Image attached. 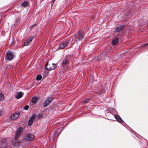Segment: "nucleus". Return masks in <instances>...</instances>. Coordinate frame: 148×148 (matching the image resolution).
<instances>
[{
  "label": "nucleus",
  "instance_id": "obj_24",
  "mask_svg": "<svg viewBox=\"0 0 148 148\" xmlns=\"http://www.w3.org/2000/svg\"><path fill=\"white\" fill-rule=\"evenodd\" d=\"M30 44V42H29L28 40H27L24 43V45L26 46H27Z\"/></svg>",
  "mask_w": 148,
  "mask_h": 148
},
{
  "label": "nucleus",
  "instance_id": "obj_10",
  "mask_svg": "<svg viewBox=\"0 0 148 148\" xmlns=\"http://www.w3.org/2000/svg\"><path fill=\"white\" fill-rule=\"evenodd\" d=\"M124 27V26L122 25H121L117 27L116 28V30L114 31V32H120L123 29Z\"/></svg>",
  "mask_w": 148,
  "mask_h": 148
},
{
  "label": "nucleus",
  "instance_id": "obj_3",
  "mask_svg": "<svg viewBox=\"0 0 148 148\" xmlns=\"http://www.w3.org/2000/svg\"><path fill=\"white\" fill-rule=\"evenodd\" d=\"M23 138L27 141H32L34 140V136L32 134L28 133L24 136Z\"/></svg>",
  "mask_w": 148,
  "mask_h": 148
},
{
  "label": "nucleus",
  "instance_id": "obj_8",
  "mask_svg": "<svg viewBox=\"0 0 148 148\" xmlns=\"http://www.w3.org/2000/svg\"><path fill=\"white\" fill-rule=\"evenodd\" d=\"M19 116V114L18 112H15L12 115L10 116L12 120H14L18 118Z\"/></svg>",
  "mask_w": 148,
  "mask_h": 148
},
{
  "label": "nucleus",
  "instance_id": "obj_6",
  "mask_svg": "<svg viewBox=\"0 0 148 148\" xmlns=\"http://www.w3.org/2000/svg\"><path fill=\"white\" fill-rule=\"evenodd\" d=\"M23 131V128L20 127L18 128L16 132L14 138L15 140H17L18 137L20 136Z\"/></svg>",
  "mask_w": 148,
  "mask_h": 148
},
{
  "label": "nucleus",
  "instance_id": "obj_12",
  "mask_svg": "<svg viewBox=\"0 0 148 148\" xmlns=\"http://www.w3.org/2000/svg\"><path fill=\"white\" fill-rule=\"evenodd\" d=\"M45 70H47L49 71L51 70V65L49 64L47 62L45 65Z\"/></svg>",
  "mask_w": 148,
  "mask_h": 148
},
{
  "label": "nucleus",
  "instance_id": "obj_4",
  "mask_svg": "<svg viewBox=\"0 0 148 148\" xmlns=\"http://www.w3.org/2000/svg\"><path fill=\"white\" fill-rule=\"evenodd\" d=\"M73 40L70 38L69 40L65 41L62 42L60 45V48L61 49H63L68 44L72 41Z\"/></svg>",
  "mask_w": 148,
  "mask_h": 148
},
{
  "label": "nucleus",
  "instance_id": "obj_31",
  "mask_svg": "<svg viewBox=\"0 0 148 148\" xmlns=\"http://www.w3.org/2000/svg\"><path fill=\"white\" fill-rule=\"evenodd\" d=\"M127 16H130V15H127Z\"/></svg>",
  "mask_w": 148,
  "mask_h": 148
},
{
  "label": "nucleus",
  "instance_id": "obj_18",
  "mask_svg": "<svg viewBox=\"0 0 148 148\" xmlns=\"http://www.w3.org/2000/svg\"><path fill=\"white\" fill-rule=\"evenodd\" d=\"M51 70H53L55 69L56 67V64L52 63L51 65Z\"/></svg>",
  "mask_w": 148,
  "mask_h": 148
},
{
  "label": "nucleus",
  "instance_id": "obj_28",
  "mask_svg": "<svg viewBox=\"0 0 148 148\" xmlns=\"http://www.w3.org/2000/svg\"><path fill=\"white\" fill-rule=\"evenodd\" d=\"M28 108H29L28 106H26L24 107V109L25 110H27L28 109Z\"/></svg>",
  "mask_w": 148,
  "mask_h": 148
},
{
  "label": "nucleus",
  "instance_id": "obj_20",
  "mask_svg": "<svg viewBox=\"0 0 148 148\" xmlns=\"http://www.w3.org/2000/svg\"><path fill=\"white\" fill-rule=\"evenodd\" d=\"M35 117V115H33L30 117V119L29 120L30 121L33 122Z\"/></svg>",
  "mask_w": 148,
  "mask_h": 148
},
{
  "label": "nucleus",
  "instance_id": "obj_2",
  "mask_svg": "<svg viewBox=\"0 0 148 148\" xmlns=\"http://www.w3.org/2000/svg\"><path fill=\"white\" fill-rule=\"evenodd\" d=\"M54 99V97L53 96L48 98L44 101L43 106L44 107H47L51 103Z\"/></svg>",
  "mask_w": 148,
  "mask_h": 148
},
{
  "label": "nucleus",
  "instance_id": "obj_9",
  "mask_svg": "<svg viewBox=\"0 0 148 148\" xmlns=\"http://www.w3.org/2000/svg\"><path fill=\"white\" fill-rule=\"evenodd\" d=\"M114 116L115 119L120 123H122L124 122L121 118L117 114H115Z\"/></svg>",
  "mask_w": 148,
  "mask_h": 148
},
{
  "label": "nucleus",
  "instance_id": "obj_11",
  "mask_svg": "<svg viewBox=\"0 0 148 148\" xmlns=\"http://www.w3.org/2000/svg\"><path fill=\"white\" fill-rule=\"evenodd\" d=\"M6 140L5 139H3L1 141V143H3L1 147H0V148H6L5 147V143H6Z\"/></svg>",
  "mask_w": 148,
  "mask_h": 148
},
{
  "label": "nucleus",
  "instance_id": "obj_29",
  "mask_svg": "<svg viewBox=\"0 0 148 148\" xmlns=\"http://www.w3.org/2000/svg\"><path fill=\"white\" fill-rule=\"evenodd\" d=\"M1 111L0 110V115H1Z\"/></svg>",
  "mask_w": 148,
  "mask_h": 148
},
{
  "label": "nucleus",
  "instance_id": "obj_7",
  "mask_svg": "<svg viewBox=\"0 0 148 148\" xmlns=\"http://www.w3.org/2000/svg\"><path fill=\"white\" fill-rule=\"evenodd\" d=\"M106 56V52H103L100 56H98L97 57V61L102 60H104Z\"/></svg>",
  "mask_w": 148,
  "mask_h": 148
},
{
  "label": "nucleus",
  "instance_id": "obj_25",
  "mask_svg": "<svg viewBox=\"0 0 148 148\" xmlns=\"http://www.w3.org/2000/svg\"><path fill=\"white\" fill-rule=\"evenodd\" d=\"M34 38V37H30L29 38H28L27 40L29 42H30V43L31 41H32L33 38Z\"/></svg>",
  "mask_w": 148,
  "mask_h": 148
},
{
  "label": "nucleus",
  "instance_id": "obj_21",
  "mask_svg": "<svg viewBox=\"0 0 148 148\" xmlns=\"http://www.w3.org/2000/svg\"><path fill=\"white\" fill-rule=\"evenodd\" d=\"M90 98H87L86 99L83 100V103H88V101L90 100Z\"/></svg>",
  "mask_w": 148,
  "mask_h": 148
},
{
  "label": "nucleus",
  "instance_id": "obj_16",
  "mask_svg": "<svg viewBox=\"0 0 148 148\" xmlns=\"http://www.w3.org/2000/svg\"><path fill=\"white\" fill-rule=\"evenodd\" d=\"M37 101V98L36 97H33L32 98L31 101L33 103H36Z\"/></svg>",
  "mask_w": 148,
  "mask_h": 148
},
{
  "label": "nucleus",
  "instance_id": "obj_26",
  "mask_svg": "<svg viewBox=\"0 0 148 148\" xmlns=\"http://www.w3.org/2000/svg\"><path fill=\"white\" fill-rule=\"evenodd\" d=\"M36 24L34 23L30 27V29H31L32 28H33V27H35V26H36Z\"/></svg>",
  "mask_w": 148,
  "mask_h": 148
},
{
  "label": "nucleus",
  "instance_id": "obj_30",
  "mask_svg": "<svg viewBox=\"0 0 148 148\" xmlns=\"http://www.w3.org/2000/svg\"><path fill=\"white\" fill-rule=\"evenodd\" d=\"M127 16V14H126V15H125V16Z\"/></svg>",
  "mask_w": 148,
  "mask_h": 148
},
{
  "label": "nucleus",
  "instance_id": "obj_14",
  "mask_svg": "<svg viewBox=\"0 0 148 148\" xmlns=\"http://www.w3.org/2000/svg\"><path fill=\"white\" fill-rule=\"evenodd\" d=\"M69 60L67 59H65L62 62V65L63 66H66L69 63Z\"/></svg>",
  "mask_w": 148,
  "mask_h": 148
},
{
  "label": "nucleus",
  "instance_id": "obj_1",
  "mask_svg": "<svg viewBox=\"0 0 148 148\" xmlns=\"http://www.w3.org/2000/svg\"><path fill=\"white\" fill-rule=\"evenodd\" d=\"M84 32L82 31L76 32L75 35V37L77 41L82 42L84 38Z\"/></svg>",
  "mask_w": 148,
  "mask_h": 148
},
{
  "label": "nucleus",
  "instance_id": "obj_17",
  "mask_svg": "<svg viewBox=\"0 0 148 148\" xmlns=\"http://www.w3.org/2000/svg\"><path fill=\"white\" fill-rule=\"evenodd\" d=\"M29 3L27 1H24L21 3V5L22 6L25 7L28 6V5Z\"/></svg>",
  "mask_w": 148,
  "mask_h": 148
},
{
  "label": "nucleus",
  "instance_id": "obj_23",
  "mask_svg": "<svg viewBox=\"0 0 148 148\" xmlns=\"http://www.w3.org/2000/svg\"><path fill=\"white\" fill-rule=\"evenodd\" d=\"M141 47H148V42L142 45Z\"/></svg>",
  "mask_w": 148,
  "mask_h": 148
},
{
  "label": "nucleus",
  "instance_id": "obj_22",
  "mask_svg": "<svg viewBox=\"0 0 148 148\" xmlns=\"http://www.w3.org/2000/svg\"><path fill=\"white\" fill-rule=\"evenodd\" d=\"M42 78V76L41 75H38L36 77V79L37 80L39 81Z\"/></svg>",
  "mask_w": 148,
  "mask_h": 148
},
{
  "label": "nucleus",
  "instance_id": "obj_27",
  "mask_svg": "<svg viewBox=\"0 0 148 148\" xmlns=\"http://www.w3.org/2000/svg\"><path fill=\"white\" fill-rule=\"evenodd\" d=\"M33 122V121H30V120H29L28 123V124L29 126H31L32 125Z\"/></svg>",
  "mask_w": 148,
  "mask_h": 148
},
{
  "label": "nucleus",
  "instance_id": "obj_13",
  "mask_svg": "<svg viewBox=\"0 0 148 148\" xmlns=\"http://www.w3.org/2000/svg\"><path fill=\"white\" fill-rule=\"evenodd\" d=\"M119 40L117 38H114L112 41V44L114 45H116L118 42Z\"/></svg>",
  "mask_w": 148,
  "mask_h": 148
},
{
  "label": "nucleus",
  "instance_id": "obj_5",
  "mask_svg": "<svg viewBox=\"0 0 148 148\" xmlns=\"http://www.w3.org/2000/svg\"><path fill=\"white\" fill-rule=\"evenodd\" d=\"M5 54L6 58L8 60H10L13 59L14 55L11 51H7Z\"/></svg>",
  "mask_w": 148,
  "mask_h": 148
},
{
  "label": "nucleus",
  "instance_id": "obj_19",
  "mask_svg": "<svg viewBox=\"0 0 148 148\" xmlns=\"http://www.w3.org/2000/svg\"><path fill=\"white\" fill-rule=\"evenodd\" d=\"M4 98V95L2 93H0V101H1L3 100Z\"/></svg>",
  "mask_w": 148,
  "mask_h": 148
},
{
  "label": "nucleus",
  "instance_id": "obj_15",
  "mask_svg": "<svg viewBox=\"0 0 148 148\" xmlns=\"http://www.w3.org/2000/svg\"><path fill=\"white\" fill-rule=\"evenodd\" d=\"M23 95V93L22 92H19L18 94L16 95V97L17 99L21 98Z\"/></svg>",
  "mask_w": 148,
  "mask_h": 148
}]
</instances>
